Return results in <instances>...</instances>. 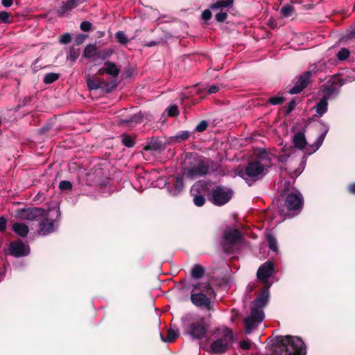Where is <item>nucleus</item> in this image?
<instances>
[{
  "mask_svg": "<svg viewBox=\"0 0 355 355\" xmlns=\"http://www.w3.org/2000/svg\"><path fill=\"white\" fill-rule=\"evenodd\" d=\"M71 40V35L69 33H65L64 35H62L60 37V42L62 43V44H67V43H69Z\"/></svg>",
  "mask_w": 355,
  "mask_h": 355,
  "instance_id": "41",
  "label": "nucleus"
},
{
  "mask_svg": "<svg viewBox=\"0 0 355 355\" xmlns=\"http://www.w3.org/2000/svg\"><path fill=\"white\" fill-rule=\"evenodd\" d=\"M269 298V293L268 288H265L261 295L258 296L254 301L253 307L252 309H257L262 310V308L267 304Z\"/></svg>",
  "mask_w": 355,
  "mask_h": 355,
  "instance_id": "19",
  "label": "nucleus"
},
{
  "mask_svg": "<svg viewBox=\"0 0 355 355\" xmlns=\"http://www.w3.org/2000/svg\"><path fill=\"white\" fill-rule=\"evenodd\" d=\"M155 42H150V43L148 44V46H153V45H155Z\"/></svg>",
  "mask_w": 355,
  "mask_h": 355,
  "instance_id": "60",
  "label": "nucleus"
},
{
  "mask_svg": "<svg viewBox=\"0 0 355 355\" xmlns=\"http://www.w3.org/2000/svg\"><path fill=\"white\" fill-rule=\"evenodd\" d=\"M115 35L117 41L122 44H126L129 42L123 31H118Z\"/></svg>",
  "mask_w": 355,
  "mask_h": 355,
  "instance_id": "36",
  "label": "nucleus"
},
{
  "mask_svg": "<svg viewBox=\"0 0 355 355\" xmlns=\"http://www.w3.org/2000/svg\"><path fill=\"white\" fill-rule=\"evenodd\" d=\"M179 336L178 330L173 328H170L168 330L167 337L164 338L160 334L161 339L163 342L171 343L174 341Z\"/></svg>",
  "mask_w": 355,
  "mask_h": 355,
  "instance_id": "26",
  "label": "nucleus"
},
{
  "mask_svg": "<svg viewBox=\"0 0 355 355\" xmlns=\"http://www.w3.org/2000/svg\"><path fill=\"white\" fill-rule=\"evenodd\" d=\"M205 274L204 268L200 264H196L191 269V275L194 279L201 278Z\"/></svg>",
  "mask_w": 355,
  "mask_h": 355,
  "instance_id": "29",
  "label": "nucleus"
},
{
  "mask_svg": "<svg viewBox=\"0 0 355 355\" xmlns=\"http://www.w3.org/2000/svg\"><path fill=\"white\" fill-rule=\"evenodd\" d=\"M46 211L37 207H28L17 209L15 217L20 220H34L41 216H46Z\"/></svg>",
  "mask_w": 355,
  "mask_h": 355,
  "instance_id": "10",
  "label": "nucleus"
},
{
  "mask_svg": "<svg viewBox=\"0 0 355 355\" xmlns=\"http://www.w3.org/2000/svg\"><path fill=\"white\" fill-rule=\"evenodd\" d=\"M92 28V24L87 21H83L80 24V28L83 31H89Z\"/></svg>",
  "mask_w": 355,
  "mask_h": 355,
  "instance_id": "45",
  "label": "nucleus"
},
{
  "mask_svg": "<svg viewBox=\"0 0 355 355\" xmlns=\"http://www.w3.org/2000/svg\"><path fill=\"white\" fill-rule=\"evenodd\" d=\"M40 234L45 236L55 230V221L45 218L40 223Z\"/></svg>",
  "mask_w": 355,
  "mask_h": 355,
  "instance_id": "18",
  "label": "nucleus"
},
{
  "mask_svg": "<svg viewBox=\"0 0 355 355\" xmlns=\"http://www.w3.org/2000/svg\"><path fill=\"white\" fill-rule=\"evenodd\" d=\"M287 158H288V156H286V155H280L277 157L278 159V161L281 163H283L284 162H286L287 160Z\"/></svg>",
  "mask_w": 355,
  "mask_h": 355,
  "instance_id": "55",
  "label": "nucleus"
},
{
  "mask_svg": "<svg viewBox=\"0 0 355 355\" xmlns=\"http://www.w3.org/2000/svg\"><path fill=\"white\" fill-rule=\"evenodd\" d=\"M275 157L268 153H263L255 160L250 162L245 167V175L253 180L261 179L268 173Z\"/></svg>",
  "mask_w": 355,
  "mask_h": 355,
  "instance_id": "2",
  "label": "nucleus"
},
{
  "mask_svg": "<svg viewBox=\"0 0 355 355\" xmlns=\"http://www.w3.org/2000/svg\"><path fill=\"white\" fill-rule=\"evenodd\" d=\"M207 325L204 318L196 316L187 324V332L194 339H202L205 337Z\"/></svg>",
  "mask_w": 355,
  "mask_h": 355,
  "instance_id": "7",
  "label": "nucleus"
},
{
  "mask_svg": "<svg viewBox=\"0 0 355 355\" xmlns=\"http://www.w3.org/2000/svg\"><path fill=\"white\" fill-rule=\"evenodd\" d=\"M189 136H190V134L188 131H184V132L180 133L179 135H178L176 136V138L181 141H184V140L187 139L189 137Z\"/></svg>",
  "mask_w": 355,
  "mask_h": 355,
  "instance_id": "46",
  "label": "nucleus"
},
{
  "mask_svg": "<svg viewBox=\"0 0 355 355\" xmlns=\"http://www.w3.org/2000/svg\"><path fill=\"white\" fill-rule=\"evenodd\" d=\"M239 345L243 349H248L252 345V342L249 339L243 340L240 342Z\"/></svg>",
  "mask_w": 355,
  "mask_h": 355,
  "instance_id": "42",
  "label": "nucleus"
},
{
  "mask_svg": "<svg viewBox=\"0 0 355 355\" xmlns=\"http://www.w3.org/2000/svg\"><path fill=\"white\" fill-rule=\"evenodd\" d=\"M232 196V191L221 187H217L212 191L211 201L216 205L226 204Z\"/></svg>",
  "mask_w": 355,
  "mask_h": 355,
  "instance_id": "11",
  "label": "nucleus"
},
{
  "mask_svg": "<svg viewBox=\"0 0 355 355\" xmlns=\"http://www.w3.org/2000/svg\"><path fill=\"white\" fill-rule=\"evenodd\" d=\"M227 17V14L225 12H220L216 15V19L219 22L224 21Z\"/></svg>",
  "mask_w": 355,
  "mask_h": 355,
  "instance_id": "44",
  "label": "nucleus"
},
{
  "mask_svg": "<svg viewBox=\"0 0 355 355\" xmlns=\"http://www.w3.org/2000/svg\"><path fill=\"white\" fill-rule=\"evenodd\" d=\"M86 82L87 87L90 90H94L103 87V82L99 80L94 79L89 76H87Z\"/></svg>",
  "mask_w": 355,
  "mask_h": 355,
  "instance_id": "27",
  "label": "nucleus"
},
{
  "mask_svg": "<svg viewBox=\"0 0 355 355\" xmlns=\"http://www.w3.org/2000/svg\"><path fill=\"white\" fill-rule=\"evenodd\" d=\"M214 335L216 339L211 343V350L214 354L225 352L234 340L232 331L225 327L216 329Z\"/></svg>",
  "mask_w": 355,
  "mask_h": 355,
  "instance_id": "5",
  "label": "nucleus"
},
{
  "mask_svg": "<svg viewBox=\"0 0 355 355\" xmlns=\"http://www.w3.org/2000/svg\"><path fill=\"white\" fill-rule=\"evenodd\" d=\"M12 16L6 11L0 12V21L3 23H10Z\"/></svg>",
  "mask_w": 355,
  "mask_h": 355,
  "instance_id": "38",
  "label": "nucleus"
},
{
  "mask_svg": "<svg viewBox=\"0 0 355 355\" xmlns=\"http://www.w3.org/2000/svg\"><path fill=\"white\" fill-rule=\"evenodd\" d=\"M273 271V263L271 261H267L259 267L257 275L259 279L263 283H266L269 277L272 275Z\"/></svg>",
  "mask_w": 355,
  "mask_h": 355,
  "instance_id": "16",
  "label": "nucleus"
},
{
  "mask_svg": "<svg viewBox=\"0 0 355 355\" xmlns=\"http://www.w3.org/2000/svg\"><path fill=\"white\" fill-rule=\"evenodd\" d=\"M183 187H184L183 178L182 177H176L175 181L174 183L175 191H174L173 194L175 195L176 193L180 192L182 190Z\"/></svg>",
  "mask_w": 355,
  "mask_h": 355,
  "instance_id": "33",
  "label": "nucleus"
},
{
  "mask_svg": "<svg viewBox=\"0 0 355 355\" xmlns=\"http://www.w3.org/2000/svg\"><path fill=\"white\" fill-rule=\"evenodd\" d=\"M59 78V74L55 73H49L45 75L44 78V83L46 84H51L56 81Z\"/></svg>",
  "mask_w": 355,
  "mask_h": 355,
  "instance_id": "35",
  "label": "nucleus"
},
{
  "mask_svg": "<svg viewBox=\"0 0 355 355\" xmlns=\"http://www.w3.org/2000/svg\"><path fill=\"white\" fill-rule=\"evenodd\" d=\"M121 141L123 144L128 148L132 147L135 145L134 139L131 137L126 135L122 136Z\"/></svg>",
  "mask_w": 355,
  "mask_h": 355,
  "instance_id": "37",
  "label": "nucleus"
},
{
  "mask_svg": "<svg viewBox=\"0 0 355 355\" xmlns=\"http://www.w3.org/2000/svg\"><path fill=\"white\" fill-rule=\"evenodd\" d=\"M291 109H293V105H290Z\"/></svg>",
  "mask_w": 355,
  "mask_h": 355,
  "instance_id": "63",
  "label": "nucleus"
},
{
  "mask_svg": "<svg viewBox=\"0 0 355 355\" xmlns=\"http://www.w3.org/2000/svg\"><path fill=\"white\" fill-rule=\"evenodd\" d=\"M214 295V291L208 282H198L193 285L190 298L195 306L209 310L211 298Z\"/></svg>",
  "mask_w": 355,
  "mask_h": 355,
  "instance_id": "3",
  "label": "nucleus"
},
{
  "mask_svg": "<svg viewBox=\"0 0 355 355\" xmlns=\"http://www.w3.org/2000/svg\"><path fill=\"white\" fill-rule=\"evenodd\" d=\"M210 184L205 181L196 182L191 189V193L193 196V202L198 207L202 206L205 202L204 194L209 190Z\"/></svg>",
  "mask_w": 355,
  "mask_h": 355,
  "instance_id": "8",
  "label": "nucleus"
},
{
  "mask_svg": "<svg viewBox=\"0 0 355 355\" xmlns=\"http://www.w3.org/2000/svg\"><path fill=\"white\" fill-rule=\"evenodd\" d=\"M83 56L86 58H94L96 60L97 49L95 44L87 45L84 50Z\"/></svg>",
  "mask_w": 355,
  "mask_h": 355,
  "instance_id": "24",
  "label": "nucleus"
},
{
  "mask_svg": "<svg viewBox=\"0 0 355 355\" xmlns=\"http://www.w3.org/2000/svg\"><path fill=\"white\" fill-rule=\"evenodd\" d=\"M242 239V235L239 230L228 228L224 231L221 245L226 252L232 253L239 249Z\"/></svg>",
  "mask_w": 355,
  "mask_h": 355,
  "instance_id": "6",
  "label": "nucleus"
},
{
  "mask_svg": "<svg viewBox=\"0 0 355 355\" xmlns=\"http://www.w3.org/2000/svg\"><path fill=\"white\" fill-rule=\"evenodd\" d=\"M274 355H305L306 347L299 337L279 336L276 339Z\"/></svg>",
  "mask_w": 355,
  "mask_h": 355,
  "instance_id": "1",
  "label": "nucleus"
},
{
  "mask_svg": "<svg viewBox=\"0 0 355 355\" xmlns=\"http://www.w3.org/2000/svg\"><path fill=\"white\" fill-rule=\"evenodd\" d=\"M37 62V61H36V62H35V64H34V65H33V70H34L35 71H37V70L39 69H38V67L36 66Z\"/></svg>",
  "mask_w": 355,
  "mask_h": 355,
  "instance_id": "59",
  "label": "nucleus"
},
{
  "mask_svg": "<svg viewBox=\"0 0 355 355\" xmlns=\"http://www.w3.org/2000/svg\"><path fill=\"white\" fill-rule=\"evenodd\" d=\"M294 11V7L291 5H284L280 10L281 15L284 17H288Z\"/></svg>",
  "mask_w": 355,
  "mask_h": 355,
  "instance_id": "31",
  "label": "nucleus"
},
{
  "mask_svg": "<svg viewBox=\"0 0 355 355\" xmlns=\"http://www.w3.org/2000/svg\"><path fill=\"white\" fill-rule=\"evenodd\" d=\"M8 250L10 254L15 257H24L30 252L29 246L21 240L11 242Z\"/></svg>",
  "mask_w": 355,
  "mask_h": 355,
  "instance_id": "14",
  "label": "nucleus"
},
{
  "mask_svg": "<svg viewBox=\"0 0 355 355\" xmlns=\"http://www.w3.org/2000/svg\"><path fill=\"white\" fill-rule=\"evenodd\" d=\"M293 142L296 148L300 150L304 149L307 144L304 133L302 132L295 133L293 137Z\"/></svg>",
  "mask_w": 355,
  "mask_h": 355,
  "instance_id": "20",
  "label": "nucleus"
},
{
  "mask_svg": "<svg viewBox=\"0 0 355 355\" xmlns=\"http://www.w3.org/2000/svg\"><path fill=\"white\" fill-rule=\"evenodd\" d=\"M266 239L268 243L270 249L275 252H277V241L276 238L270 232L266 234Z\"/></svg>",
  "mask_w": 355,
  "mask_h": 355,
  "instance_id": "28",
  "label": "nucleus"
},
{
  "mask_svg": "<svg viewBox=\"0 0 355 355\" xmlns=\"http://www.w3.org/2000/svg\"><path fill=\"white\" fill-rule=\"evenodd\" d=\"M280 211H281V214H285L284 213V210Z\"/></svg>",
  "mask_w": 355,
  "mask_h": 355,
  "instance_id": "61",
  "label": "nucleus"
},
{
  "mask_svg": "<svg viewBox=\"0 0 355 355\" xmlns=\"http://www.w3.org/2000/svg\"><path fill=\"white\" fill-rule=\"evenodd\" d=\"M7 222L3 217H0V232H4L6 230Z\"/></svg>",
  "mask_w": 355,
  "mask_h": 355,
  "instance_id": "51",
  "label": "nucleus"
},
{
  "mask_svg": "<svg viewBox=\"0 0 355 355\" xmlns=\"http://www.w3.org/2000/svg\"><path fill=\"white\" fill-rule=\"evenodd\" d=\"M291 109H293V105H290Z\"/></svg>",
  "mask_w": 355,
  "mask_h": 355,
  "instance_id": "62",
  "label": "nucleus"
},
{
  "mask_svg": "<svg viewBox=\"0 0 355 355\" xmlns=\"http://www.w3.org/2000/svg\"><path fill=\"white\" fill-rule=\"evenodd\" d=\"M168 116H174L178 114V109L176 105H171L167 109Z\"/></svg>",
  "mask_w": 355,
  "mask_h": 355,
  "instance_id": "40",
  "label": "nucleus"
},
{
  "mask_svg": "<svg viewBox=\"0 0 355 355\" xmlns=\"http://www.w3.org/2000/svg\"><path fill=\"white\" fill-rule=\"evenodd\" d=\"M311 72L306 71L301 75L295 83V85L290 89L291 94H299L304 88H305L310 83Z\"/></svg>",
  "mask_w": 355,
  "mask_h": 355,
  "instance_id": "15",
  "label": "nucleus"
},
{
  "mask_svg": "<svg viewBox=\"0 0 355 355\" xmlns=\"http://www.w3.org/2000/svg\"><path fill=\"white\" fill-rule=\"evenodd\" d=\"M83 2V0H67L62 2V6L58 9L59 16H65L69 15L71 11Z\"/></svg>",
  "mask_w": 355,
  "mask_h": 355,
  "instance_id": "17",
  "label": "nucleus"
},
{
  "mask_svg": "<svg viewBox=\"0 0 355 355\" xmlns=\"http://www.w3.org/2000/svg\"><path fill=\"white\" fill-rule=\"evenodd\" d=\"M211 17V12L209 9L205 10L202 13V19L207 21Z\"/></svg>",
  "mask_w": 355,
  "mask_h": 355,
  "instance_id": "50",
  "label": "nucleus"
},
{
  "mask_svg": "<svg viewBox=\"0 0 355 355\" xmlns=\"http://www.w3.org/2000/svg\"><path fill=\"white\" fill-rule=\"evenodd\" d=\"M104 66L106 67L107 74L112 77H117L119 74L120 70L114 63L107 61L104 63Z\"/></svg>",
  "mask_w": 355,
  "mask_h": 355,
  "instance_id": "25",
  "label": "nucleus"
},
{
  "mask_svg": "<svg viewBox=\"0 0 355 355\" xmlns=\"http://www.w3.org/2000/svg\"><path fill=\"white\" fill-rule=\"evenodd\" d=\"M207 122L202 121L195 128V130L199 132L205 131L207 128Z\"/></svg>",
  "mask_w": 355,
  "mask_h": 355,
  "instance_id": "39",
  "label": "nucleus"
},
{
  "mask_svg": "<svg viewBox=\"0 0 355 355\" xmlns=\"http://www.w3.org/2000/svg\"><path fill=\"white\" fill-rule=\"evenodd\" d=\"M1 3L4 7H10L12 5V0H1Z\"/></svg>",
  "mask_w": 355,
  "mask_h": 355,
  "instance_id": "53",
  "label": "nucleus"
},
{
  "mask_svg": "<svg viewBox=\"0 0 355 355\" xmlns=\"http://www.w3.org/2000/svg\"><path fill=\"white\" fill-rule=\"evenodd\" d=\"M329 131V128L327 126H324V130L322 134L317 138L313 146H311V149L309 150V154H311L313 152H315L322 144V142L325 138L327 133Z\"/></svg>",
  "mask_w": 355,
  "mask_h": 355,
  "instance_id": "22",
  "label": "nucleus"
},
{
  "mask_svg": "<svg viewBox=\"0 0 355 355\" xmlns=\"http://www.w3.org/2000/svg\"><path fill=\"white\" fill-rule=\"evenodd\" d=\"M263 310L252 309L250 315L244 320L245 333H252L263 321Z\"/></svg>",
  "mask_w": 355,
  "mask_h": 355,
  "instance_id": "9",
  "label": "nucleus"
},
{
  "mask_svg": "<svg viewBox=\"0 0 355 355\" xmlns=\"http://www.w3.org/2000/svg\"><path fill=\"white\" fill-rule=\"evenodd\" d=\"M12 230L19 236L25 237L29 232L28 227L22 223H15L12 225Z\"/></svg>",
  "mask_w": 355,
  "mask_h": 355,
  "instance_id": "21",
  "label": "nucleus"
},
{
  "mask_svg": "<svg viewBox=\"0 0 355 355\" xmlns=\"http://www.w3.org/2000/svg\"><path fill=\"white\" fill-rule=\"evenodd\" d=\"M214 162L209 159L195 155L191 166L184 169L183 175L187 178L194 179L214 171Z\"/></svg>",
  "mask_w": 355,
  "mask_h": 355,
  "instance_id": "4",
  "label": "nucleus"
},
{
  "mask_svg": "<svg viewBox=\"0 0 355 355\" xmlns=\"http://www.w3.org/2000/svg\"><path fill=\"white\" fill-rule=\"evenodd\" d=\"M233 3V0H220L210 6L212 10L225 8L230 6Z\"/></svg>",
  "mask_w": 355,
  "mask_h": 355,
  "instance_id": "30",
  "label": "nucleus"
},
{
  "mask_svg": "<svg viewBox=\"0 0 355 355\" xmlns=\"http://www.w3.org/2000/svg\"><path fill=\"white\" fill-rule=\"evenodd\" d=\"M72 185L69 181H61L59 184V187L61 190L70 189Z\"/></svg>",
  "mask_w": 355,
  "mask_h": 355,
  "instance_id": "43",
  "label": "nucleus"
},
{
  "mask_svg": "<svg viewBox=\"0 0 355 355\" xmlns=\"http://www.w3.org/2000/svg\"><path fill=\"white\" fill-rule=\"evenodd\" d=\"M286 205L289 211L300 210L303 205V197L296 189H292L286 194Z\"/></svg>",
  "mask_w": 355,
  "mask_h": 355,
  "instance_id": "12",
  "label": "nucleus"
},
{
  "mask_svg": "<svg viewBox=\"0 0 355 355\" xmlns=\"http://www.w3.org/2000/svg\"><path fill=\"white\" fill-rule=\"evenodd\" d=\"M78 56V54L77 52H76L74 50H71L69 55H67V59L74 62L76 60Z\"/></svg>",
  "mask_w": 355,
  "mask_h": 355,
  "instance_id": "49",
  "label": "nucleus"
},
{
  "mask_svg": "<svg viewBox=\"0 0 355 355\" xmlns=\"http://www.w3.org/2000/svg\"><path fill=\"white\" fill-rule=\"evenodd\" d=\"M98 73L100 75H103L104 73H107L106 67L104 66V67H102V68L99 69L98 71Z\"/></svg>",
  "mask_w": 355,
  "mask_h": 355,
  "instance_id": "57",
  "label": "nucleus"
},
{
  "mask_svg": "<svg viewBox=\"0 0 355 355\" xmlns=\"http://www.w3.org/2000/svg\"><path fill=\"white\" fill-rule=\"evenodd\" d=\"M305 160H302L300 164V166L298 167L295 171H293V174L295 176H298L304 169L305 166Z\"/></svg>",
  "mask_w": 355,
  "mask_h": 355,
  "instance_id": "48",
  "label": "nucleus"
},
{
  "mask_svg": "<svg viewBox=\"0 0 355 355\" xmlns=\"http://www.w3.org/2000/svg\"><path fill=\"white\" fill-rule=\"evenodd\" d=\"M112 53H113V51L110 49H106L99 51H97L96 60L98 58H100V59L104 60L108 58L112 54Z\"/></svg>",
  "mask_w": 355,
  "mask_h": 355,
  "instance_id": "34",
  "label": "nucleus"
},
{
  "mask_svg": "<svg viewBox=\"0 0 355 355\" xmlns=\"http://www.w3.org/2000/svg\"><path fill=\"white\" fill-rule=\"evenodd\" d=\"M349 55H350V51L348 49L341 48L338 51V53L336 54V57L339 60L343 61V60H345L347 58H348Z\"/></svg>",
  "mask_w": 355,
  "mask_h": 355,
  "instance_id": "32",
  "label": "nucleus"
},
{
  "mask_svg": "<svg viewBox=\"0 0 355 355\" xmlns=\"http://www.w3.org/2000/svg\"><path fill=\"white\" fill-rule=\"evenodd\" d=\"M5 268L0 269V282L3 279L5 274Z\"/></svg>",
  "mask_w": 355,
  "mask_h": 355,
  "instance_id": "58",
  "label": "nucleus"
},
{
  "mask_svg": "<svg viewBox=\"0 0 355 355\" xmlns=\"http://www.w3.org/2000/svg\"><path fill=\"white\" fill-rule=\"evenodd\" d=\"M343 83H340L338 78L334 77L331 78L321 86L323 97L329 99L335 96L338 93Z\"/></svg>",
  "mask_w": 355,
  "mask_h": 355,
  "instance_id": "13",
  "label": "nucleus"
},
{
  "mask_svg": "<svg viewBox=\"0 0 355 355\" xmlns=\"http://www.w3.org/2000/svg\"><path fill=\"white\" fill-rule=\"evenodd\" d=\"M349 191L355 194V183L352 184L348 187Z\"/></svg>",
  "mask_w": 355,
  "mask_h": 355,
  "instance_id": "56",
  "label": "nucleus"
},
{
  "mask_svg": "<svg viewBox=\"0 0 355 355\" xmlns=\"http://www.w3.org/2000/svg\"><path fill=\"white\" fill-rule=\"evenodd\" d=\"M291 109H293V105H290Z\"/></svg>",
  "mask_w": 355,
  "mask_h": 355,
  "instance_id": "64",
  "label": "nucleus"
},
{
  "mask_svg": "<svg viewBox=\"0 0 355 355\" xmlns=\"http://www.w3.org/2000/svg\"><path fill=\"white\" fill-rule=\"evenodd\" d=\"M283 101H284L283 98H282V97H277V96L272 97V98H270L269 99V102L272 105L280 104V103H282L283 102Z\"/></svg>",
  "mask_w": 355,
  "mask_h": 355,
  "instance_id": "47",
  "label": "nucleus"
},
{
  "mask_svg": "<svg viewBox=\"0 0 355 355\" xmlns=\"http://www.w3.org/2000/svg\"><path fill=\"white\" fill-rule=\"evenodd\" d=\"M219 90V87L218 85H211L208 88V93L209 94H215Z\"/></svg>",
  "mask_w": 355,
  "mask_h": 355,
  "instance_id": "52",
  "label": "nucleus"
},
{
  "mask_svg": "<svg viewBox=\"0 0 355 355\" xmlns=\"http://www.w3.org/2000/svg\"><path fill=\"white\" fill-rule=\"evenodd\" d=\"M86 36L84 35H79L76 39L77 44H81L85 39Z\"/></svg>",
  "mask_w": 355,
  "mask_h": 355,
  "instance_id": "54",
  "label": "nucleus"
},
{
  "mask_svg": "<svg viewBox=\"0 0 355 355\" xmlns=\"http://www.w3.org/2000/svg\"><path fill=\"white\" fill-rule=\"evenodd\" d=\"M327 98L322 97L315 106V112L320 116L323 115L327 110Z\"/></svg>",
  "mask_w": 355,
  "mask_h": 355,
  "instance_id": "23",
  "label": "nucleus"
}]
</instances>
